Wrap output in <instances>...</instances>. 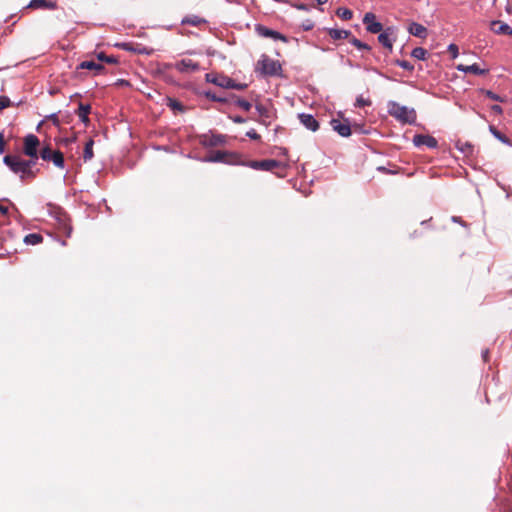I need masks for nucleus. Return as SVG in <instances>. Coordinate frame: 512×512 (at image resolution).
Listing matches in <instances>:
<instances>
[{
	"instance_id": "obj_23",
	"label": "nucleus",
	"mask_w": 512,
	"mask_h": 512,
	"mask_svg": "<svg viewBox=\"0 0 512 512\" xmlns=\"http://www.w3.org/2000/svg\"><path fill=\"white\" fill-rule=\"evenodd\" d=\"M206 23L207 21L204 18H201L197 15H187L181 20L182 25H191L195 27Z\"/></svg>"
},
{
	"instance_id": "obj_25",
	"label": "nucleus",
	"mask_w": 512,
	"mask_h": 512,
	"mask_svg": "<svg viewBox=\"0 0 512 512\" xmlns=\"http://www.w3.org/2000/svg\"><path fill=\"white\" fill-rule=\"evenodd\" d=\"M94 140L90 138L84 146L83 160L85 162L90 161L94 157L93 153Z\"/></svg>"
},
{
	"instance_id": "obj_18",
	"label": "nucleus",
	"mask_w": 512,
	"mask_h": 512,
	"mask_svg": "<svg viewBox=\"0 0 512 512\" xmlns=\"http://www.w3.org/2000/svg\"><path fill=\"white\" fill-rule=\"evenodd\" d=\"M88 69L95 71V75L102 74L105 72V67L101 63L95 61H82L78 66L77 70Z\"/></svg>"
},
{
	"instance_id": "obj_45",
	"label": "nucleus",
	"mask_w": 512,
	"mask_h": 512,
	"mask_svg": "<svg viewBox=\"0 0 512 512\" xmlns=\"http://www.w3.org/2000/svg\"><path fill=\"white\" fill-rule=\"evenodd\" d=\"M451 220H452V222H454V223H459V224H461L463 227H468V224H467L466 222H464V221L462 220V218H461V217H459V216H452V217H451Z\"/></svg>"
},
{
	"instance_id": "obj_56",
	"label": "nucleus",
	"mask_w": 512,
	"mask_h": 512,
	"mask_svg": "<svg viewBox=\"0 0 512 512\" xmlns=\"http://www.w3.org/2000/svg\"><path fill=\"white\" fill-rule=\"evenodd\" d=\"M278 177H284V174L276 173Z\"/></svg>"
},
{
	"instance_id": "obj_27",
	"label": "nucleus",
	"mask_w": 512,
	"mask_h": 512,
	"mask_svg": "<svg viewBox=\"0 0 512 512\" xmlns=\"http://www.w3.org/2000/svg\"><path fill=\"white\" fill-rule=\"evenodd\" d=\"M43 241V236L39 233H30L24 237V243L27 245H37Z\"/></svg>"
},
{
	"instance_id": "obj_21",
	"label": "nucleus",
	"mask_w": 512,
	"mask_h": 512,
	"mask_svg": "<svg viewBox=\"0 0 512 512\" xmlns=\"http://www.w3.org/2000/svg\"><path fill=\"white\" fill-rule=\"evenodd\" d=\"M326 31L333 40L348 39L351 35V31L344 29L328 28Z\"/></svg>"
},
{
	"instance_id": "obj_49",
	"label": "nucleus",
	"mask_w": 512,
	"mask_h": 512,
	"mask_svg": "<svg viewBox=\"0 0 512 512\" xmlns=\"http://www.w3.org/2000/svg\"><path fill=\"white\" fill-rule=\"evenodd\" d=\"M490 108H491L492 112L495 113V114H501L502 113V108L498 104L492 105Z\"/></svg>"
},
{
	"instance_id": "obj_47",
	"label": "nucleus",
	"mask_w": 512,
	"mask_h": 512,
	"mask_svg": "<svg viewBox=\"0 0 512 512\" xmlns=\"http://www.w3.org/2000/svg\"><path fill=\"white\" fill-rule=\"evenodd\" d=\"M5 151V140L3 132L0 133V154H3Z\"/></svg>"
},
{
	"instance_id": "obj_30",
	"label": "nucleus",
	"mask_w": 512,
	"mask_h": 512,
	"mask_svg": "<svg viewBox=\"0 0 512 512\" xmlns=\"http://www.w3.org/2000/svg\"><path fill=\"white\" fill-rule=\"evenodd\" d=\"M428 52L422 47H416L411 51V56L417 60H426Z\"/></svg>"
},
{
	"instance_id": "obj_54",
	"label": "nucleus",
	"mask_w": 512,
	"mask_h": 512,
	"mask_svg": "<svg viewBox=\"0 0 512 512\" xmlns=\"http://www.w3.org/2000/svg\"><path fill=\"white\" fill-rule=\"evenodd\" d=\"M508 489L510 493L512 494V475L510 476L508 482H507Z\"/></svg>"
},
{
	"instance_id": "obj_24",
	"label": "nucleus",
	"mask_w": 512,
	"mask_h": 512,
	"mask_svg": "<svg viewBox=\"0 0 512 512\" xmlns=\"http://www.w3.org/2000/svg\"><path fill=\"white\" fill-rule=\"evenodd\" d=\"M231 99L233 100L234 105L240 107L245 111H249L252 107L251 103L245 99L238 97L237 95L231 93Z\"/></svg>"
},
{
	"instance_id": "obj_32",
	"label": "nucleus",
	"mask_w": 512,
	"mask_h": 512,
	"mask_svg": "<svg viewBox=\"0 0 512 512\" xmlns=\"http://www.w3.org/2000/svg\"><path fill=\"white\" fill-rule=\"evenodd\" d=\"M336 14L338 17H340L342 20H350L353 17V12L348 8L340 7L337 9Z\"/></svg>"
},
{
	"instance_id": "obj_58",
	"label": "nucleus",
	"mask_w": 512,
	"mask_h": 512,
	"mask_svg": "<svg viewBox=\"0 0 512 512\" xmlns=\"http://www.w3.org/2000/svg\"><path fill=\"white\" fill-rule=\"evenodd\" d=\"M512 12V8L511 9H508V13H511Z\"/></svg>"
},
{
	"instance_id": "obj_39",
	"label": "nucleus",
	"mask_w": 512,
	"mask_h": 512,
	"mask_svg": "<svg viewBox=\"0 0 512 512\" xmlns=\"http://www.w3.org/2000/svg\"><path fill=\"white\" fill-rule=\"evenodd\" d=\"M215 102L222 103V104H232L233 100L231 99V94H229L227 96L217 95Z\"/></svg>"
},
{
	"instance_id": "obj_13",
	"label": "nucleus",
	"mask_w": 512,
	"mask_h": 512,
	"mask_svg": "<svg viewBox=\"0 0 512 512\" xmlns=\"http://www.w3.org/2000/svg\"><path fill=\"white\" fill-rule=\"evenodd\" d=\"M413 144L417 147L427 146L428 148L435 149L438 146L436 138L430 135L416 134L413 137Z\"/></svg>"
},
{
	"instance_id": "obj_59",
	"label": "nucleus",
	"mask_w": 512,
	"mask_h": 512,
	"mask_svg": "<svg viewBox=\"0 0 512 512\" xmlns=\"http://www.w3.org/2000/svg\"><path fill=\"white\" fill-rule=\"evenodd\" d=\"M512 12V8L511 9H508V13H511Z\"/></svg>"
},
{
	"instance_id": "obj_42",
	"label": "nucleus",
	"mask_w": 512,
	"mask_h": 512,
	"mask_svg": "<svg viewBox=\"0 0 512 512\" xmlns=\"http://www.w3.org/2000/svg\"><path fill=\"white\" fill-rule=\"evenodd\" d=\"M246 136L256 141H259L261 139V136L254 129H250L249 131H247Z\"/></svg>"
},
{
	"instance_id": "obj_46",
	"label": "nucleus",
	"mask_w": 512,
	"mask_h": 512,
	"mask_svg": "<svg viewBox=\"0 0 512 512\" xmlns=\"http://www.w3.org/2000/svg\"><path fill=\"white\" fill-rule=\"evenodd\" d=\"M256 110L258 111L260 116H267L268 111L263 105H256Z\"/></svg>"
},
{
	"instance_id": "obj_37",
	"label": "nucleus",
	"mask_w": 512,
	"mask_h": 512,
	"mask_svg": "<svg viewBox=\"0 0 512 512\" xmlns=\"http://www.w3.org/2000/svg\"><path fill=\"white\" fill-rule=\"evenodd\" d=\"M12 105V102L10 101L9 97L7 96H0V111L3 109L10 107Z\"/></svg>"
},
{
	"instance_id": "obj_9",
	"label": "nucleus",
	"mask_w": 512,
	"mask_h": 512,
	"mask_svg": "<svg viewBox=\"0 0 512 512\" xmlns=\"http://www.w3.org/2000/svg\"><path fill=\"white\" fill-rule=\"evenodd\" d=\"M115 46L122 50L133 52L139 55H150L153 52V49L151 48H148L142 44H135L131 42L117 43Z\"/></svg>"
},
{
	"instance_id": "obj_52",
	"label": "nucleus",
	"mask_w": 512,
	"mask_h": 512,
	"mask_svg": "<svg viewBox=\"0 0 512 512\" xmlns=\"http://www.w3.org/2000/svg\"><path fill=\"white\" fill-rule=\"evenodd\" d=\"M0 213L2 215H7L8 214V207L3 206V205L0 204Z\"/></svg>"
},
{
	"instance_id": "obj_40",
	"label": "nucleus",
	"mask_w": 512,
	"mask_h": 512,
	"mask_svg": "<svg viewBox=\"0 0 512 512\" xmlns=\"http://www.w3.org/2000/svg\"><path fill=\"white\" fill-rule=\"evenodd\" d=\"M200 95H203L207 99L214 101V102L216 101V98H217V94L212 92L211 90H204V91L200 92Z\"/></svg>"
},
{
	"instance_id": "obj_22",
	"label": "nucleus",
	"mask_w": 512,
	"mask_h": 512,
	"mask_svg": "<svg viewBox=\"0 0 512 512\" xmlns=\"http://www.w3.org/2000/svg\"><path fill=\"white\" fill-rule=\"evenodd\" d=\"M409 33L418 38H426L427 29L422 24L412 22L408 29Z\"/></svg>"
},
{
	"instance_id": "obj_10",
	"label": "nucleus",
	"mask_w": 512,
	"mask_h": 512,
	"mask_svg": "<svg viewBox=\"0 0 512 512\" xmlns=\"http://www.w3.org/2000/svg\"><path fill=\"white\" fill-rule=\"evenodd\" d=\"M238 156L236 154H230L225 151H215L211 155H209L205 160L208 162H223L229 164H239L236 162Z\"/></svg>"
},
{
	"instance_id": "obj_11",
	"label": "nucleus",
	"mask_w": 512,
	"mask_h": 512,
	"mask_svg": "<svg viewBox=\"0 0 512 512\" xmlns=\"http://www.w3.org/2000/svg\"><path fill=\"white\" fill-rule=\"evenodd\" d=\"M363 24L369 33L377 34L383 30V25L376 20V15L372 12H367L363 17Z\"/></svg>"
},
{
	"instance_id": "obj_55",
	"label": "nucleus",
	"mask_w": 512,
	"mask_h": 512,
	"mask_svg": "<svg viewBox=\"0 0 512 512\" xmlns=\"http://www.w3.org/2000/svg\"><path fill=\"white\" fill-rule=\"evenodd\" d=\"M487 353H488V351H485V353H482V360L485 362L487 361Z\"/></svg>"
},
{
	"instance_id": "obj_29",
	"label": "nucleus",
	"mask_w": 512,
	"mask_h": 512,
	"mask_svg": "<svg viewBox=\"0 0 512 512\" xmlns=\"http://www.w3.org/2000/svg\"><path fill=\"white\" fill-rule=\"evenodd\" d=\"M459 71L463 72H473L476 75H480V66L477 63H474L472 65L466 66L459 64L456 67Z\"/></svg>"
},
{
	"instance_id": "obj_17",
	"label": "nucleus",
	"mask_w": 512,
	"mask_h": 512,
	"mask_svg": "<svg viewBox=\"0 0 512 512\" xmlns=\"http://www.w3.org/2000/svg\"><path fill=\"white\" fill-rule=\"evenodd\" d=\"M28 8L55 10L57 9V2L54 0H31Z\"/></svg>"
},
{
	"instance_id": "obj_57",
	"label": "nucleus",
	"mask_w": 512,
	"mask_h": 512,
	"mask_svg": "<svg viewBox=\"0 0 512 512\" xmlns=\"http://www.w3.org/2000/svg\"><path fill=\"white\" fill-rule=\"evenodd\" d=\"M486 71H487L486 69H483V68H482V70H481L482 75H483Z\"/></svg>"
},
{
	"instance_id": "obj_8",
	"label": "nucleus",
	"mask_w": 512,
	"mask_h": 512,
	"mask_svg": "<svg viewBox=\"0 0 512 512\" xmlns=\"http://www.w3.org/2000/svg\"><path fill=\"white\" fill-rule=\"evenodd\" d=\"M255 31L261 37L272 38L274 40H280L284 43L288 42L287 36H285L284 34L278 32V31L272 30L262 24H257L255 26Z\"/></svg>"
},
{
	"instance_id": "obj_7",
	"label": "nucleus",
	"mask_w": 512,
	"mask_h": 512,
	"mask_svg": "<svg viewBox=\"0 0 512 512\" xmlns=\"http://www.w3.org/2000/svg\"><path fill=\"white\" fill-rule=\"evenodd\" d=\"M226 143V136L222 134H202L200 144L204 147L223 146Z\"/></svg>"
},
{
	"instance_id": "obj_38",
	"label": "nucleus",
	"mask_w": 512,
	"mask_h": 512,
	"mask_svg": "<svg viewBox=\"0 0 512 512\" xmlns=\"http://www.w3.org/2000/svg\"><path fill=\"white\" fill-rule=\"evenodd\" d=\"M482 94H485V96H486V97H488V98H489V99H491V100H494V101H500V102H502V101H503V99H502L499 95H497V94L493 93V92H492V91H490V90H486V91H484V90L482 89Z\"/></svg>"
},
{
	"instance_id": "obj_34",
	"label": "nucleus",
	"mask_w": 512,
	"mask_h": 512,
	"mask_svg": "<svg viewBox=\"0 0 512 512\" xmlns=\"http://www.w3.org/2000/svg\"><path fill=\"white\" fill-rule=\"evenodd\" d=\"M394 63H395V65H397V66L401 67L402 69L407 70L409 72H412L414 70V65L411 64L407 60L397 59L394 61Z\"/></svg>"
},
{
	"instance_id": "obj_28",
	"label": "nucleus",
	"mask_w": 512,
	"mask_h": 512,
	"mask_svg": "<svg viewBox=\"0 0 512 512\" xmlns=\"http://www.w3.org/2000/svg\"><path fill=\"white\" fill-rule=\"evenodd\" d=\"M96 57L101 62H106L108 64H118L119 60L117 57L110 55L107 56L104 52H98L96 53Z\"/></svg>"
},
{
	"instance_id": "obj_61",
	"label": "nucleus",
	"mask_w": 512,
	"mask_h": 512,
	"mask_svg": "<svg viewBox=\"0 0 512 512\" xmlns=\"http://www.w3.org/2000/svg\"><path fill=\"white\" fill-rule=\"evenodd\" d=\"M282 1H283V3H287L288 2V0H282Z\"/></svg>"
},
{
	"instance_id": "obj_16",
	"label": "nucleus",
	"mask_w": 512,
	"mask_h": 512,
	"mask_svg": "<svg viewBox=\"0 0 512 512\" xmlns=\"http://www.w3.org/2000/svg\"><path fill=\"white\" fill-rule=\"evenodd\" d=\"M300 123L310 131H317L319 129V122L312 114L300 113L298 114Z\"/></svg>"
},
{
	"instance_id": "obj_36",
	"label": "nucleus",
	"mask_w": 512,
	"mask_h": 512,
	"mask_svg": "<svg viewBox=\"0 0 512 512\" xmlns=\"http://www.w3.org/2000/svg\"><path fill=\"white\" fill-rule=\"evenodd\" d=\"M169 107L174 111H179V112L185 111V107L180 101L171 99V98L169 99Z\"/></svg>"
},
{
	"instance_id": "obj_4",
	"label": "nucleus",
	"mask_w": 512,
	"mask_h": 512,
	"mask_svg": "<svg viewBox=\"0 0 512 512\" xmlns=\"http://www.w3.org/2000/svg\"><path fill=\"white\" fill-rule=\"evenodd\" d=\"M239 164L243 166H247L254 170H262V171H273L275 168L285 169V165L280 161L275 159H264V160H249L244 162H239Z\"/></svg>"
},
{
	"instance_id": "obj_2",
	"label": "nucleus",
	"mask_w": 512,
	"mask_h": 512,
	"mask_svg": "<svg viewBox=\"0 0 512 512\" xmlns=\"http://www.w3.org/2000/svg\"><path fill=\"white\" fill-rule=\"evenodd\" d=\"M387 112L402 124H414L417 120L415 109L400 105L395 101H389L387 104Z\"/></svg>"
},
{
	"instance_id": "obj_19",
	"label": "nucleus",
	"mask_w": 512,
	"mask_h": 512,
	"mask_svg": "<svg viewBox=\"0 0 512 512\" xmlns=\"http://www.w3.org/2000/svg\"><path fill=\"white\" fill-rule=\"evenodd\" d=\"M490 28L496 34L512 35V28L508 24L498 20L492 21Z\"/></svg>"
},
{
	"instance_id": "obj_31",
	"label": "nucleus",
	"mask_w": 512,
	"mask_h": 512,
	"mask_svg": "<svg viewBox=\"0 0 512 512\" xmlns=\"http://www.w3.org/2000/svg\"><path fill=\"white\" fill-rule=\"evenodd\" d=\"M456 147L466 156L468 157L469 155L472 154L473 152V146L469 143V142H465V143H462L460 141H458L456 143Z\"/></svg>"
},
{
	"instance_id": "obj_5",
	"label": "nucleus",
	"mask_w": 512,
	"mask_h": 512,
	"mask_svg": "<svg viewBox=\"0 0 512 512\" xmlns=\"http://www.w3.org/2000/svg\"><path fill=\"white\" fill-rule=\"evenodd\" d=\"M258 66L264 75L277 76L282 72V67L279 61L269 58L263 54L261 59L258 61Z\"/></svg>"
},
{
	"instance_id": "obj_62",
	"label": "nucleus",
	"mask_w": 512,
	"mask_h": 512,
	"mask_svg": "<svg viewBox=\"0 0 512 512\" xmlns=\"http://www.w3.org/2000/svg\"><path fill=\"white\" fill-rule=\"evenodd\" d=\"M510 511L512 512V509Z\"/></svg>"
},
{
	"instance_id": "obj_3",
	"label": "nucleus",
	"mask_w": 512,
	"mask_h": 512,
	"mask_svg": "<svg viewBox=\"0 0 512 512\" xmlns=\"http://www.w3.org/2000/svg\"><path fill=\"white\" fill-rule=\"evenodd\" d=\"M205 80L208 83H212L224 89H235L242 91L248 87L246 83H237L234 79L220 73H207L205 75Z\"/></svg>"
},
{
	"instance_id": "obj_6",
	"label": "nucleus",
	"mask_w": 512,
	"mask_h": 512,
	"mask_svg": "<svg viewBox=\"0 0 512 512\" xmlns=\"http://www.w3.org/2000/svg\"><path fill=\"white\" fill-rule=\"evenodd\" d=\"M39 157L44 161H52L53 164L60 169H64L65 167L63 153L59 150H53L49 145L40 149Z\"/></svg>"
},
{
	"instance_id": "obj_51",
	"label": "nucleus",
	"mask_w": 512,
	"mask_h": 512,
	"mask_svg": "<svg viewBox=\"0 0 512 512\" xmlns=\"http://www.w3.org/2000/svg\"><path fill=\"white\" fill-rule=\"evenodd\" d=\"M377 170L380 171V172L386 173V174H395L396 173L395 171L389 170V169H387L384 166H379L377 168Z\"/></svg>"
},
{
	"instance_id": "obj_53",
	"label": "nucleus",
	"mask_w": 512,
	"mask_h": 512,
	"mask_svg": "<svg viewBox=\"0 0 512 512\" xmlns=\"http://www.w3.org/2000/svg\"><path fill=\"white\" fill-rule=\"evenodd\" d=\"M65 233L67 237L71 236L72 233V227L71 226H65Z\"/></svg>"
},
{
	"instance_id": "obj_1",
	"label": "nucleus",
	"mask_w": 512,
	"mask_h": 512,
	"mask_svg": "<svg viewBox=\"0 0 512 512\" xmlns=\"http://www.w3.org/2000/svg\"><path fill=\"white\" fill-rule=\"evenodd\" d=\"M40 140L34 134H28L23 139V154L28 157L24 159L17 154H8L3 158V163L16 175L19 176L21 182L33 181L40 169L36 167L40 151Z\"/></svg>"
},
{
	"instance_id": "obj_35",
	"label": "nucleus",
	"mask_w": 512,
	"mask_h": 512,
	"mask_svg": "<svg viewBox=\"0 0 512 512\" xmlns=\"http://www.w3.org/2000/svg\"><path fill=\"white\" fill-rule=\"evenodd\" d=\"M372 102L370 99L368 98H364L362 95H359L357 98H356V101H355V107H358V108H363V107H366V106H371Z\"/></svg>"
},
{
	"instance_id": "obj_12",
	"label": "nucleus",
	"mask_w": 512,
	"mask_h": 512,
	"mask_svg": "<svg viewBox=\"0 0 512 512\" xmlns=\"http://www.w3.org/2000/svg\"><path fill=\"white\" fill-rule=\"evenodd\" d=\"M330 125L334 131H336L341 137H349L351 135V125L348 119L341 121L333 118L330 121Z\"/></svg>"
},
{
	"instance_id": "obj_26",
	"label": "nucleus",
	"mask_w": 512,
	"mask_h": 512,
	"mask_svg": "<svg viewBox=\"0 0 512 512\" xmlns=\"http://www.w3.org/2000/svg\"><path fill=\"white\" fill-rule=\"evenodd\" d=\"M489 130L492 133V135L495 138H497L499 141H501L502 143H504L506 145L512 144L510 139L505 134H503L501 131H499L495 126L490 125Z\"/></svg>"
},
{
	"instance_id": "obj_60",
	"label": "nucleus",
	"mask_w": 512,
	"mask_h": 512,
	"mask_svg": "<svg viewBox=\"0 0 512 512\" xmlns=\"http://www.w3.org/2000/svg\"><path fill=\"white\" fill-rule=\"evenodd\" d=\"M512 12V8L511 9H508V13H511Z\"/></svg>"
},
{
	"instance_id": "obj_20",
	"label": "nucleus",
	"mask_w": 512,
	"mask_h": 512,
	"mask_svg": "<svg viewBox=\"0 0 512 512\" xmlns=\"http://www.w3.org/2000/svg\"><path fill=\"white\" fill-rule=\"evenodd\" d=\"M91 112V105L90 104H84L82 102L79 103L78 109L76 110V114L79 117L80 121L84 123L85 125H88L89 120V114Z\"/></svg>"
},
{
	"instance_id": "obj_33",
	"label": "nucleus",
	"mask_w": 512,
	"mask_h": 512,
	"mask_svg": "<svg viewBox=\"0 0 512 512\" xmlns=\"http://www.w3.org/2000/svg\"><path fill=\"white\" fill-rule=\"evenodd\" d=\"M349 41H350V43H351L353 46H355V47H356L357 49H359V50H366V51H370V50H371V47H370L368 44H366V43H364V42L360 41V40H359V39H357L356 37H352V38H350V40H349Z\"/></svg>"
},
{
	"instance_id": "obj_41",
	"label": "nucleus",
	"mask_w": 512,
	"mask_h": 512,
	"mask_svg": "<svg viewBox=\"0 0 512 512\" xmlns=\"http://www.w3.org/2000/svg\"><path fill=\"white\" fill-rule=\"evenodd\" d=\"M301 27L304 31H310L314 28V22L310 19H307L302 23Z\"/></svg>"
},
{
	"instance_id": "obj_50",
	"label": "nucleus",
	"mask_w": 512,
	"mask_h": 512,
	"mask_svg": "<svg viewBox=\"0 0 512 512\" xmlns=\"http://www.w3.org/2000/svg\"><path fill=\"white\" fill-rule=\"evenodd\" d=\"M293 6L295 8H297L298 10H304V11H308L309 10L308 5L304 4V3L294 4Z\"/></svg>"
},
{
	"instance_id": "obj_43",
	"label": "nucleus",
	"mask_w": 512,
	"mask_h": 512,
	"mask_svg": "<svg viewBox=\"0 0 512 512\" xmlns=\"http://www.w3.org/2000/svg\"><path fill=\"white\" fill-rule=\"evenodd\" d=\"M448 51L451 54L452 58H456L458 56V46L456 44H450L448 46Z\"/></svg>"
},
{
	"instance_id": "obj_15",
	"label": "nucleus",
	"mask_w": 512,
	"mask_h": 512,
	"mask_svg": "<svg viewBox=\"0 0 512 512\" xmlns=\"http://www.w3.org/2000/svg\"><path fill=\"white\" fill-rule=\"evenodd\" d=\"M175 68L181 73H188L198 71L200 65L191 59H182L175 64Z\"/></svg>"
},
{
	"instance_id": "obj_48",
	"label": "nucleus",
	"mask_w": 512,
	"mask_h": 512,
	"mask_svg": "<svg viewBox=\"0 0 512 512\" xmlns=\"http://www.w3.org/2000/svg\"><path fill=\"white\" fill-rule=\"evenodd\" d=\"M234 123H238V124H241V123H244L246 120L242 117V116H230L229 117Z\"/></svg>"
},
{
	"instance_id": "obj_44",
	"label": "nucleus",
	"mask_w": 512,
	"mask_h": 512,
	"mask_svg": "<svg viewBox=\"0 0 512 512\" xmlns=\"http://www.w3.org/2000/svg\"><path fill=\"white\" fill-rule=\"evenodd\" d=\"M47 118L49 120L52 121V123L55 125V126H59L60 125V121H59V118H58V115L56 113H52L50 114L49 116H47Z\"/></svg>"
},
{
	"instance_id": "obj_14",
	"label": "nucleus",
	"mask_w": 512,
	"mask_h": 512,
	"mask_svg": "<svg viewBox=\"0 0 512 512\" xmlns=\"http://www.w3.org/2000/svg\"><path fill=\"white\" fill-rule=\"evenodd\" d=\"M394 33V29L392 27H387L385 30H382L380 34L378 35V41L379 43L387 48L389 52H392L393 49V41L394 39L391 38V36Z\"/></svg>"
}]
</instances>
